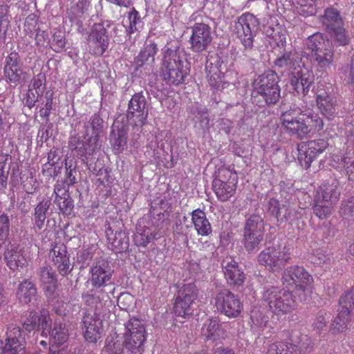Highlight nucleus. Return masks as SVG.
<instances>
[{
  "instance_id": "1",
  "label": "nucleus",
  "mask_w": 354,
  "mask_h": 354,
  "mask_svg": "<svg viewBox=\"0 0 354 354\" xmlns=\"http://www.w3.org/2000/svg\"><path fill=\"white\" fill-rule=\"evenodd\" d=\"M103 123L100 115L95 114L84 124L85 133L83 137L76 135L69 138L70 149L83 163L88 164L90 157L100 146L99 137L102 132Z\"/></svg>"
},
{
  "instance_id": "2",
  "label": "nucleus",
  "mask_w": 354,
  "mask_h": 354,
  "mask_svg": "<svg viewBox=\"0 0 354 354\" xmlns=\"http://www.w3.org/2000/svg\"><path fill=\"white\" fill-rule=\"evenodd\" d=\"M303 56L317 68L326 71L333 64L335 52L324 34L316 32L305 41Z\"/></svg>"
},
{
  "instance_id": "3",
  "label": "nucleus",
  "mask_w": 354,
  "mask_h": 354,
  "mask_svg": "<svg viewBox=\"0 0 354 354\" xmlns=\"http://www.w3.org/2000/svg\"><path fill=\"white\" fill-rule=\"evenodd\" d=\"M189 73V63L183 49L168 48L164 53L161 76L166 84L179 85Z\"/></svg>"
},
{
  "instance_id": "4",
  "label": "nucleus",
  "mask_w": 354,
  "mask_h": 354,
  "mask_svg": "<svg viewBox=\"0 0 354 354\" xmlns=\"http://www.w3.org/2000/svg\"><path fill=\"white\" fill-rule=\"evenodd\" d=\"M258 30V19L249 13L239 17L235 24L236 34L243 46L242 51L243 59L252 65L256 63L254 55L257 54V49L254 48L253 43Z\"/></svg>"
},
{
  "instance_id": "5",
  "label": "nucleus",
  "mask_w": 354,
  "mask_h": 354,
  "mask_svg": "<svg viewBox=\"0 0 354 354\" xmlns=\"http://www.w3.org/2000/svg\"><path fill=\"white\" fill-rule=\"evenodd\" d=\"M279 82V77L276 72L266 71L254 80L252 95L254 98L262 99L268 105L276 104L281 97Z\"/></svg>"
},
{
  "instance_id": "6",
  "label": "nucleus",
  "mask_w": 354,
  "mask_h": 354,
  "mask_svg": "<svg viewBox=\"0 0 354 354\" xmlns=\"http://www.w3.org/2000/svg\"><path fill=\"white\" fill-rule=\"evenodd\" d=\"M263 301L276 315H284L292 311L296 302L290 292L277 286L265 288Z\"/></svg>"
},
{
  "instance_id": "7",
  "label": "nucleus",
  "mask_w": 354,
  "mask_h": 354,
  "mask_svg": "<svg viewBox=\"0 0 354 354\" xmlns=\"http://www.w3.org/2000/svg\"><path fill=\"white\" fill-rule=\"evenodd\" d=\"M305 110L294 104L290 108L282 112L280 116L281 127L286 133L292 136H296L299 139H303L310 132V129L304 118Z\"/></svg>"
},
{
  "instance_id": "8",
  "label": "nucleus",
  "mask_w": 354,
  "mask_h": 354,
  "mask_svg": "<svg viewBox=\"0 0 354 354\" xmlns=\"http://www.w3.org/2000/svg\"><path fill=\"white\" fill-rule=\"evenodd\" d=\"M323 28L340 46L349 42V37L344 27V21L340 11L333 7L327 8L324 15L319 17Z\"/></svg>"
},
{
  "instance_id": "9",
  "label": "nucleus",
  "mask_w": 354,
  "mask_h": 354,
  "mask_svg": "<svg viewBox=\"0 0 354 354\" xmlns=\"http://www.w3.org/2000/svg\"><path fill=\"white\" fill-rule=\"evenodd\" d=\"M282 280L283 284L295 286L299 293L301 301L307 299L312 292L311 285L313 283V277L303 267L291 266L288 267L283 273Z\"/></svg>"
},
{
  "instance_id": "10",
  "label": "nucleus",
  "mask_w": 354,
  "mask_h": 354,
  "mask_svg": "<svg viewBox=\"0 0 354 354\" xmlns=\"http://www.w3.org/2000/svg\"><path fill=\"white\" fill-rule=\"evenodd\" d=\"M125 327L124 343L128 354H142L146 339L145 328L142 322L137 318H131Z\"/></svg>"
},
{
  "instance_id": "11",
  "label": "nucleus",
  "mask_w": 354,
  "mask_h": 354,
  "mask_svg": "<svg viewBox=\"0 0 354 354\" xmlns=\"http://www.w3.org/2000/svg\"><path fill=\"white\" fill-rule=\"evenodd\" d=\"M232 176L230 170L221 168L212 182L213 190L218 199L222 202L228 201L236 189V182L232 178Z\"/></svg>"
},
{
  "instance_id": "12",
  "label": "nucleus",
  "mask_w": 354,
  "mask_h": 354,
  "mask_svg": "<svg viewBox=\"0 0 354 354\" xmlns=\"http://www.w3.org/2000/svg\"><path fill=\"white\" fill-rule=\"evenodd\" d=\"M218 312L229 318H236L241 313L243 306L238 295L228 290H222L214 297Z\"/></svg>"
},
{
  "instance_id": "13",
  "label": "nucleus",
  "mask_w": 354,
  "mask_h": 354,
  "mask_svg": "<svg viewBox=\"0 0 354 354\" xmlns=\"http://www.w3.org/2000/svg\"><path fill=\"white\" fill-rule=\"evenodd\" d=\"M5 341L0 339V354H25L26 334L19 326H10Z\"/></svg>"
},
{
  "instance_id": "14",
  "label": "nucleus",
  "mask_w": 354,
  "mask_h": 354,
  "mask_svg": "<svg viewBox=\"0 0 354 354\" xmlns=\"http://www.w3.org/2000/svg\"><path fill=\"white\" fill-rule=\"evenodd\" d=\"M192 35L189 43L190 49L194 53H202L207 50L212 41V28L205 21L196 22L191 27Z\"/></svg>"
},
{
  "instance_id": "15",
  "label": "nucleus",
  "mask_w": 354,
  "mask_h": 354,
  "mask_svg": "<svg viewBox=\"0 0 354 354\" xmlns=\"http://www.w3.org/2000/svg\"><path fill=\"white\" fill-rule=\"evenodd\" d=\"M290 253L286 247H269L261 252L258 256L260 264L269 267L274 271L281 270L290 260Z\"/></svg>"
},
{
  "instance_id": "16",
  "label": "nucleus",
  "mask_w": 354,
  "mask_h": 354,
  "mask_svg": "<svg viewBox=\"0 0 354 354\" xmlns=\"http://www.w3.org/2000/svg\"><path fill=\"white\" fill-rule=\"evenodd\" d=\"M110 26V23H97L93 26L91 32L88 36V45L89 51L95 55H102L109 46V36L106 27Z\"/></svg>"
},
{
  "instance_id": "17",
  "label": "nucleus",
  "mask_w": 354,
  "mask_h": 354,
  "mask_svg": "<svg viewBox=\"0 0 354 354\" xmlns=\"http://www.w3.org/2000/svg\"><path fill=\"white\" fill-rule=\"evenodd\" d=\"M147 100L142 92L135 93L128 103L127 118L136 126H143L148 117Z\"/></svg>"
},
{
  "instance_id": "18",
  "label": "nucleus",
  "mask_w": 354,
  "mask_h": 354,
  "mask_svg": "<svg viewBox=\"0 0 354 354\" xmlns=\"http://www.w3.org/2000/svg\"><path fill=\"white\" fill-rule=\"evenodd\" d=\"M91 283L96 288L111 284L113 270L109 262L104 259H97L91 267Z\"/></svg>"
},
{
  "instance_id": "19",
  "label": "nucleus",
  "mask_w": 354,
  "mask_h": 354,
  "mask_svg": "<svg viewBox=\"0 0 354 354\" xmlns=\"http://www.w3.org/2000/svg\"><path fill=\"white\" fill-rule=\"evenodd\" d=\"M49 257L60 275L66 277L72 272L73 264L70 261V255L64 243H55L49 252Z\"/></svg>"
},
{
  "instance_id": "20",
  "label": "nucleus",
  "mask_w": 354,
  "mask_h": 354,
  "mask_svg": "<svg viewBox=\"0 0 354 354\" xmlns=\"http://www.w3.org/2000/svg\"><path fill=\"white\" fill-rule=\"evenodd\" d=\"M225 277L228 284L233 288L242 286L245 280L243 270L232 257H226L222 263Z\"/></svg>"
},
{
  "instance_id": "21",
  "label": "nucleus",
  "mask_w": 354,
  "mask_h": 354,
  "mask_svg": "<svg viewBox=\"0 0 354 354\" xmlns=\"http://www.w3.org/2000/svg\"><path fill=\"white\" fill-rule=\"evenodd\" d=\"M314 82V75L307 68L296 71L290 76V84L292 89L299 95L306 96L308 94Z\"/></svg>"
},
{
  "instance_id": "22",
  "label": "nucleus",
  "mask_w": 354,
  "mask_h": 354,
  "mask_svg": "<svg viewBox=\"0 0 354 354\" xmlns=\"http://www.w3.org/2000/svg\"><path fill=\"white\" fill-rule=\"evenodd\" d=\"M316 102L321 113L328 120L334 119L337 115V104L335 97L324 90H318Z\"/></svg>"
},
{
  "instance_id": "23",
  "label": "nucleus",
  "mask_w": 354,
  "mask_h": 354,
  "mask_svg": "<svg viewBox=\"0 0 354 354\" xmlns=\"http://www.w3.org/2000/svg\"><path fill=\"white\" fill-rule=\"evenodd\" d=\"M327 142L324 139L313 140L305 144V151L304 153L299 152V160L301 165L305 168L308 169L313 161L317 156L322 153L328 147Z\"/></svg>"
},
{
  "instance_id": "24",
  "label": "nucleus",
  "mask_w": 354,
  "mask_h": 354,
  "mask_svg": "<svg viewBox=\"0 0 354 354\" xmlns=\"http://www.w3.org/2000/svg\"><path fill=\"white\" fill-rule=\"evenodd\" d=\"M157 51L158 46L154 42L149 41V44H145L139 54L134 58L133 65L136 69L144 68L148 72L152 71Z\"/></svg>"
},
{
  "instance_id": "25",
  "label": "nucleus",
  "mask_w": 354,
  "mask_h": 354,
  "mask_svg": "<svg viewBox=\"0 0 354 354\" xmlns=\"http://www.w3.org/2000/svg\"><path fill=\"white\" fill-rule=\"evenodd\" d=\"M84 337L87 341L96 342L102 333V321L95 315L86 313L82 318Z\"/></svg>"
},
{
  "instance_id": "26",
  "label": "nucleus",
  "mask_w": 354,
  "mask_h": 354,
  "mask_svg": "<svg viewBox=\"0 0 354 354\" xmlns=\"http://www.w3.org/2000/svg\"><path fill=\"white\" fill-rule=\"evenodd\" d=\"M128 127L118 120L114 121L110 141L116 153L122 152L127 146Z\"/></svg>"
},
{
  "instance_id": "27",
  "label": "nucleus",
  "mask_w": 354,
  "mask_h": 354,
  "mask_svg": "<svg viewBox=\"0 0 354 354\" xmlns=\"http://www.w3.org/2000/svg\"><path fill=\"white\" fill-rule=\"evenodd\" d=\"M340 194L339 181L334 178H330L319 187L316 196L321 197L328 203H335L338 201Z\"/></svg>"
},
{
  "instance_id": "28",
  "label": "nucleus",
  "mask_w": 354,
  "mask_h": 354,
  "mask_svg": "<svg viewBox=\"0 0 354 354\" xmlns=\"http://www.w3.org/2000/svg\"><path fill=\"white\" fill-rule=\"evenodd\" d=\"M301 55L296 50H291L283 53L277 58L274 64L281 68H286L290 72V75L296 71L303 68L301 66Z\"/></svg>"
},
{
  "instance_id": "29",
  "label": "nucleus",
  "mask_w": 354,
  "mask_h": 354,
  "mask_svg": "<svg viewBox=\"0 0 354 354\" xmlns=\"http://www.w3.org/2000/svg\"><path fill=\"white\" fill-rule=\"evenodd\" d=\"M54 194H55V203L62 214H71L74 207L73 201L69 193L63 187V185H56L54 188Z\"/></svg>"
},
{
  "instance_id": "30",
  "label": "nucleus",
  "mask_w": 354,
  "mask_h": 354,
  "mask_svg": "<svg viewBox=\"0 0 354 354\" xmlns=\"http://www.w3.org/2000/svg\"><path fill=\"white\" fill-rule=\"evenodd\" d=\"M220 58H217L214 63L207 61L205 69L208 72L207 78L209 86L215 89H219L221 86L222 80V69Z\"/></svg>"
},
{
  "instance_id": "31",
  "label": "nucleus",
  "mask_w": 354,
  "mask_h": 354,
  "mask_svg": "<svg viewBox=\"0 0 354 354\" xmlns=\"http://www.w3.org/2000/svg\"><path fill=\"white\" fill-rule=\"evenodd\" d=\"M106 236L109 243L114 248L115 252H122L129 248V237L122 230H115L109 228L106 231Z\"/></svg>"
},
{
  "instance_id": "32",
  "label": "nucleus",
  "mask_w": 354,
  "mask_h": 354,
  "mask_svg": "<svg viewBox=\"0 0 354 354\" xmlns=\"http://www.w3.org/2000/svg\"><path fill=\"white\" fill-rule=\"evenodd\" d=\"M17 296L21 304L33 303L37 301V288L30 281L25 280L19 283Z\"/></svg>"
},
{
  "instance_id": "33",
  "label": "nucleus",
  "mask_w": 354,
  "mask_h": 354,
  "mask_svg": "<svg viewBox=\"0 0 354 354\" xmlns=\"http://www.w3.org/2000/svg\"><path fill=\"white\" fill-rule=\"evenodd\" d=\"M192 220L199 235L207 236L212 232L210 223L203 211L200 209L194 210L192 213Z\"/></svg>"
},
{
  "instance_id": "34",
  "label": "nucleus",
  "mask_w": 354,
  "mask_h": 354,
  "mask_svg": "<svg viewBox=\"0 0 354 354\" xmlns=\"http://www.w3.org/2000/svg\"><path fill=\"white\" fill-rule=\"evenodd\" d=\"M4 259L7 266L12 270H17L19 267H23L26 263V259L14 245L8 247L4 253Z\"/></svg>"
},
{
  "instance_id": "35",
  "label": "nucleus",
  "mask_w": 354,
  "mask_h": 354,
  "mask_svg": "<svg viewBox=\"0 0 354 354\" xmlns=\"http://www.w3.org/2000/svg\"><path fill=\"white\" fill-rule=\"evenodd\" d=\"M291 346L299 351V354H304L306 352H310L313 348V342L311 339L306 335H302L299 331H292L290 338Z\"/></svg>"
},
{
  "instance_id": "36",
  "label": "nucleus",
  "mask_w": 354,
  "mask_h": 354,
  "mask_svg": "<svg viewBox=\"0 0 354 354\" xmlns=\"http://www.w3.org/2000/svg\"><path fill=\"white\" fill-rule=\"evenodd\" d=\"M38 275L44 291L53 292L56 288L57 277L55 272L49 266L39 269Z\"/></svg>"
},
{
  "instance_id": "37",
  "label": "nucleus",
  "mask_w": 354,
  "mask_h": 354,
  "mask_svg": "<svg viewBox=\"0 0 354 354\" xmlns=\"http://www.w3.org/2000/svg\"><path fill=\"white\" fill-rule=\"evenodd\" d=\"M48 335L52 344V348L54 345L60 346L68 340L69 335L68 330L65 324L55 322Z\"/></svg>"
},
{
  "instance_id": "38",
  "label": "nucleus",
  "mask_w": 354,
  "mask_h": 354,
  "mask_svg": "<svg viewBox=\"0 0 354 354\" xmlns=\"http://www.w3.org/2000/svg\"><path fill=\"white\" fill-rule=\"evenodd\" d=\"M264 221L259 214H252L245 220L243 232L264 235Z\"/></svg>"
},
{
  "instance_id": "39",
  "label": "nucleus",
  "mask_w": 354,
  "mask_h": 354,
  "mask_svg": "<svg viewBox=\"0 0 354 354\" xmlns=\"http://www.w3.org/2000/svg\"><path fill=\"white\" fill-rule=\"evenodd\" d=\"M53 91L48 90L45 92L41 97L39 102V113L41 118H46V121L48 120V117L50 114V111L53 109Z\"/></svg>"
},
{
  "instance_id": "40",
  "label": "nucleus",
  "mask_w": 354,
  "mask_h": 354,
  "mask_svg": "<svg viewBox=\"0 0 354 354\" xmlns=\"http://www.w3.org/2000/svg\"><path fill=\"white\" fill-rule=\"evenodd\" d=\"M333 204L332 203H328L321 197L316 196L313 207V214L320 219H325L331 214Z\"/></svg>"
},
{
  "instance_id": "41",
  "label": "nucleus",
  "mask_w": 354,
  "mask_h": 354,
  "mask_svg": "<svg viewBox=\"0 0 354 354\" xmlns=\"http://www.w3.org/2000/svg\"><path fill=\"white\" fill-rule=\"evenodd\" d=\"M263 234L243 232L242 243L245 249L248 252H254L259 248V245L263 239Z\"/></svg>"
},
{
  "instance_id": "42",
  "label": "nucleus",
  "mask_w": 354,
  "mask_h": 354,
  "mask_svg": "<svg viewBox=\"0 0 354 354\" xmlns=\"http://www.w3.org/2000/svg\"><path fill=\"white\" fill-rule=\"evenodd\" d=\"M198 297V290L194 283H187L181 286L177 292L176 299L194 303Z\"/></svg>"
},
{
  "instance_id": "43",
  "label": "nucleus",
  "mask_w": 354,
  "mask_h": 354,
  "mask_svg": "<svg viewBox=\"0 0 354 354\" xmlns=\"http://www.w3.org/2000/svg\"><path fill=\"white\" fill-rule=\"evenodd\" d=\"M299 350L291 346L290 342L285 343L277 342L270 344L268 348L266 354H299Z\"/></svg>"
},
{
  "instance_id": "44",
  "label": "nucleus",
  "mask_w": 354,
  "mask_h": 354,
  "mask_svg": "<svg viewBox=\"0 0 354 354\" xmlns=\"http://www.w3.org/2000/svg\"><path fill=\"white\" fill-rule=\"evenodd\" d=\"M351 320L350 314L348 313L347 309L344 310H339V313L331 324V330L333 333L343 332L348 327V324Z\"/></svg>"
},
{
  "instance_id": "45",
  "label": "nucleus",
  "mask_w": 354,
  "mask_h": 354,
  "mask_svg": "<svg viewBox=\"0 0 354 354\" xmlns=\"http://www.w3.org/2000/svg\"><path fill=\"white\" fill-rule=\"evenodd\" d=\"M220 325L216 319H209L206 321L202 328V335L206 339L215 340L219 335Z\"/></svg>"
},
{
  "instance_id": "46",
  "label": "nucleus",
  "mask_w": 354,
  "mask_h": 354,
  "mask_svg": "<svg viewBox=\"0 0 354 354\" xmlns=\"http://www.w3.org/2000/svg\"><path fill=\"white\" fill-rule=\"evenodd\" d=\"M49 201H41L35 209V225L39 230H41L46 220V214L50 207Z\"/></svg>"
},
{
  "instance_id": "47",
  "label": "nucleus",
  "mask_w": 354,
  "mask_h": 354,
  "mask_svg": "<svg viewBox=\"0 0 354 354\" xmlns=\"http://www.w3.org/2000/svg\"><path fill=\"white\" fill-rule=\"evenodd\" d=\"M193 304L182 299H176L174 312L178 317L186 318L192 315L193 313Z\"/></svg>"
},
{
  "instance_id": "48",
  "label": "nucleus",
  "mask_w": 354,
  "mask_h": 354,
  "mask_svg": "<svg viewBox=\"0 0 354 354\" xmlns=\"http://www.w3.org/2000/svg\"><path fill=\"white\" fill-rule=\"evenodd\" d=\"M28 88L35 91L37 95H44L46 91V78L45 74L39 73L35 75L31 80Z\"/></svg>"
},
{
  "instance_id": "49",
  "label": "nucleus",
  "mask_w": 354,
  "mask_h": 354,
  "mask_svg": "<svg viewBox=\"0 0 354 354\" xmlns=\"http://www.w3.org/2000/svg\"><path fill=\"white\" fill-rule=\"evenodd\" d=\"M339 213L345 220H354V196L342 201Z\"/></svg>"
},
{
  "instance_id": "50",
  "label": "nucleus",
  "mask_w": 354,
  "mask_h": 354,
  "mask_svg": "<svg viewBox=\"0 0 354 354\" xmlns=\"http://www.w3.org/2000/svg\"><path fill=\"white\" fill-rule=\"evenodd\" d=\"M39 323L37 330L41 331V335L47 337L50 333L52 328V319L50 315L46 312H42L39 317Z\"/></svg>"
},
{
  "instance_id": "51",
  "label": "nucleus",
  "mask_w": 354,
  "mask_h": 354,
  "mask_svg": "<svg viewBox=\"0 0 354 354\" xmlns=\"http://www.w3.org/2000/svg\"><path fill=\"white\" fill-rule=\"evenodd\" d=\"M310 261L314 264L321 265L331 261L332 256L322 249L315 250L310 256Z\"/></svg>"
},
{
  "instance_id": "52",
  "label": "nucleus",
  "mask_w": 354,
  "mask_h": 354,
  "mask_svg": "<svg viewBox=\"0 0 354 354\" xmlns=\"http://www.w3.org/2000/svg\"><path fill=\"white\" fill-rule=\"evenodd\" d=\"M39 315L35 311L30 312L28 316L23 321V327L28 332L37 330L39 327Z\"/></svg>"
},
{
  "instance_id": "53",
  "label": "nucleus",
  "mask_w": 354,
  "mask_h": 354,
  "mask_svg": "<svg viewBox=\"0 0 354 354\" xmlns=\"http://www.w3.org/2000/svg\"><path fill=\"white\" fill-rule=\"evenodd\" d=\"M124 348V342H120L118 337L106 339V350L110 354H122Z\"/></svg>"
},
{
  "instance_id": "54",
  "label": "nucleus",
  "mask_w": 354,
  "mask_h": 354,
  "mask_svg": "<svg viewBox=\"0 0 354 354\" xmlns=\"http://www.w3.org/2000/svg\"><path fill=\"white\" fill-rule=\"evenodd\" d=\"M340 310L347 309L348 313L350 314L351 309L354 306V289L344 293L339 299Z\"/></svg>"
},
{
  "instance_id": "55",
  "label": "nucleus",
  "mask_w": 354,
  "mask_h": 354,
  "mask_svg": "<svg viewBox=\"0 0 354 354\" xmlns=\"http://www.w3.org/2000/svg\"><path fill=\"white\" fill-rule=\"evenodd\" d=\"M66 168V183L68 186L73 185L76 183V178L74 173H76V164L73 163V160L65 162Z\"/></svg>"
},
{
  "instance_id": "56",
  "label": "nucleus",
  "mask_w": 354,
  "mask_h": 354,
  "mask_svg": "<svg viewBox=\"0 0 354 354\" xmlns=\"http://www.w3.org/2000/svg\"><path fill=\"white\" fill-rule=\"evenodd\" d=\"M129 21L128 32L129 34H132L138 30V25L142 22L139 12L134 8L129 12Z\"/></svg>"
},
{
  "instance_id": "57",
  "label": "nucleus",
  "mask_w": 354,
  "mask_h": 354,
  "mask_svg": "<svg viewBox=\"0 0 354 354\" xmlns=\"http://www.w3.org/2000/svg\"><path fill=\"white\" fill-rule=\"evenodd\" d=\"M5 74L10 82H17L21 79L23 70L21 66L5 68Z\"/></svg>"
},
{
  "instance_id": "58",
  "label": "nucleus",
  "mask_w": 354,
  "mask_h": 354,
  "mask_svg": "<svg viewBox=\"0 0 354 354\" xmlns=\"http://www.w3.org/2000/svg\"><path fill=\"white\" fill-rule=\"evenodd\" d=\"M41 97V95L37 93L32 90L31 88H28L27 93L26 94V96L24 98V103L25 106H28L30 109L33 108L38 100H40Z\"/></svg>"
},
{
  "instance_id": "59",
  "label": "nucleus",
  "mask_w": 354,
  "mask_h": 354,
  "mask_svg": "<svg viewBox=\"0 0 354 354\" xmlns=\"http://www.w3.org/2000/svg\"><path fill=\"white\" fill-rule=\"evenodd\" d=\"M53 49L55 52H60L65 48L66 41L62 32H55L53 35Z\"/></svg>"
},
{
  "instance_id": "60",
  "label": "nucleus",
  "mask_w": 354,
  "mask_h": 354,
  "mask_svg": "<svg viewBox=\"0 0 354 354\" xmlns=\"http://www.w3.org/2000/svg\"><path fill=\"white\" fill-rule=\"evenodd\" d=\"M305 113H304V116L306 115L307 118L310 119L312 122L314 123L315 128L320 131L324 128V122L322 120L319 118L317 113H313L309 109H305Z\"/></svg>"
},
{
  "instance_id": "61",
  "label": "nucleus",
  "mask_w": 354,
  "mask_h": 354,
  "mask_svg": "<svg viewBox=\"0 0 354 354\" xmlns=\"http://www.w3.org/2000/svg\"><path fill=\"white\" fill-rule=\"evenodd\" d=\"M10 232V220L7 214L0 215V239H6Z\"/></svg>"
},
{
  "instance_id": "62",
  "label": "nucleus",
  "mask_w": 354,
  "mask_h": 354,
  "mask_svg": "<svg viewBox=\"0 0 354 354\" xmlns=\"http://www.w3.org/2000/svg\"><path fill=\"white\" fill-rule=\"evenodd\" d=\"M292 210L286 205H282L279 206L276 214V218L279 222H286L291 217Z\"/></svg>"
},
{
  "instance_id": "63",
  "label": "nucleus",
  "mask_w": 354,
  "mask_h": 354,
  "mask_svg": "<svg viewBox=\"0 0 354 354\" xmlns=\"http://www.w3.org/2000/svg\"><path fill=\"white\" fill-rule=\"evenodd\" d=\"M102 289H100L98 290H91L90 292L86 293L83 296V299L85 301L86 303L90 304V303H94V302H98L101 299L100 295H103L102 292ZM104 298V295H102V299Z\"/></svg>"
},
{
  "instance_id": "64",
  "label": "nucleus",
  "mask_w": 354,
  "mask_h": 354,
  "mask_svg": "<svg viewBox=\"0 0 354 354\" xmlns=\"http://www.w3.org/2000/svg\"><path fill=\"white\" fill-rule=\"evenodd\" d=\"M152 239L151 234H149V232L144 231L143 233H137L134 239L136 245L146 247Z\"/></svg>"
}]
</instances>
